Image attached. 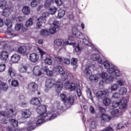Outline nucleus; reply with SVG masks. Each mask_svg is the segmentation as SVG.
I'll use <instances>...</instances> for the list:
<instances>
[{
	"label": "nucleus",
	"mask_w": 131,
	"mask_h": 131,
	"mask_svg": "<svg viewBox=\"0 0 131 131\" xmlns=\"http://www.w3.org/2000/svg\"><path fill=\"white\" fill-rule=\"evenodd\" d=\"M47 105H41L39 106L37 110V113L40 115L35 119H31L29 122V125L33 124H41L48 120H53L58 116V113L54 110L47 112Z\"/></svg>",
	"instance_id": "obj_1"
},
{
	"label": "nucleus",
	"mask_w": 131,
	"mask_h": 131,
	"mask_svg": "<svg viewBox=\"0 0 131 131\" xmlns=\"http://www.w3.org/2000/svg\"><path fill=\"white\" fill-rule=\"evenodd\" d=\"M46 89H45L46 92H48L49 89H52L53 86H54L56 90V92L58 94L62 91L63 89V83L61 80H55L53 79H49L47 80L46 83Z\"/></svg>",
	"instance_id": "obj_2"
},
{
	"label": "nucleus",
	"mask_w": 131,
	"mask_h": 131,
	"mask_svg": "<svg viewBox=\"0 0 131 131\" xmlns=\"http://www.w3.org/2000/svg\"><path fill=\"white\" fill-rule=\"evenodd\" d=\"M0 8L4 10L2 15L4 17H9L11 13L13 12V8L10 6L7 5V2L4 0L0 1Z\"/></svg>",
	"instance_id": "obj_3"
},
{
	"label": "nucleus",
	"mask_w": 131,
	"mask_h": 131,
	"mask_svg": "<svg viewBox=\"0 0 131 131\" xmlns=\"http://www.w3.org/2000/svg\"><path fill=\"white\" fill-rule=\"evenodd\" d=\"M128 97H123L119 102H114L113 103V107L117 108L120 105V109L121 110H124L127 107V101Z\"/></svg>",
	"instance_id": "obj_4"
},
{
	"label": "nucleus",
	"mask_w": 131,
	"mask_h": 131,
	"mask_svg": "<svg viewBox=\"0 0 131 131\" xmlns=\"http://www.w3.org/2000/svg\"><path fill=\"white\" fill-rule=\"evenodd\" d=\"M90 68H92L94 70H97V69H98V67L93 63H88L85 65L83 74L86 78H89V77L92 75V71H91Z\"/></svg>",
	"instance_id": "obj_5"
},
{
	"label": "nucleus",
	"mask_w": 131,
	"mask_h": 131,
	"mask_svg": "<svg viewBox=\"0 0 131 131\" xmlns=\"http://www.w3.org/2000/svg\"><path fill=\"white\" fill-rule=\"evenodd\" d=\"M49 16H50V13L48 12H43L42 14V15H41L39 18L37 19L38 22L37 23L36 27L37 28H39V27H41L42 24H45V23L47 22V18Z\"/></svg>",
	"instance_id": "obj_6"
},
{
	"label": "nucleus",
	"mask_w": 131,
	"mask_h": 131,
	"mask_svg": "<svg viewBox=\"0 0 131 131\" xmlns=\"http://www.w3.org/2000/svg\"><path fill=\"white\" fill-rule=\"evenodd\" d=\"M98 75L101 77V78L104 79L106 83L113 82L114 81V79H115V78H114V76L112 75L108 76V74L105 71L101 72L98 74Z\"/></svg>",
	"instance_id": "obj_7"
},
{
	"label": "nucleus",
	"mask_w": 131,
	"mask_h": 131,
	"mask_svg": "<svg viewBox=\"0 0 131 131\" xmlns=\"http://www.w3.org/2000/svg\"><path fill=\"white\" fill-rule=\"evenodd\" d=\"M15 43H16L15 42H13V45L9 44V45H7L6 43V42L5 41L0 42V49L7 50V51H9V52H14V51H15V49L14 48V46H15Z\"/></svg>",
	"instance_id": "obj_8"
},
{
	"label": "nucleus",
	"mask_w": 131,
	"mask_h": 131,
	"mask_svg": "<svg viewBox=\"0 0 131 131\" xmlns=\"http://www.w3.org/2000/svg\"><path fill=\"white\" fill-rule=\"evenodd\" d=\"M17 113H15L13 108L8 107L5 111L0 113L1 116H8V117H13Z\"/></svg>",
	"instance_id": "obj_9"
},
{
	"label": "nucleus",
	"mask_w": 131,
	"mask_h": 131,
	"mask_svg": "<svg viewBox=\"0 0 131 131\" xmlns=\"http://www.w3.org/2000/svg\"><path fill=\"white\" fill-rule=\"evenodd\" d=\"M60 99L61 101L64 102V103H68L70 105H72L74 103V97L73 96H71L67 98V96L64 94H61L60 95Z\"/></svg>",
	"instance_id": "obj_10"
},
{
	"label": "nucleus",
	"mask_w": 131,
	"mask_h": 131,
	"mask_svg": "<svg viewBox=\"0 0 131 131\" xmlns=\"http://www.w3.org/2000/svg\"><path fill=\"white\" fill-rule=\"evenodd\" d=\"M102 63H100V64H103L104 68L105 69L107 70V72H108V73H112V70L114 68L115 66L114 64L110 63L109 62L105 61H103L102 60Z\"/></svg>",
	"instance_id": "obj_11"
},
{
	"label": "nucleus",
	"mask_w": 131,
	"mask_h": 131,
	"mask_svg": "<svg viewBox=\"0 0 131 131\" xmlns=\"http://www.w3.org/2000/svg\"><path fill=\"white\" fill-rule=\"evenodd\" d=\"M90 59L92 61H97L99 64H102V59L100 57V55L98 53H96L95 52H93L90 55Z\"/></svg>",
	"instance_id": "obj_12"
},
{
	"label": "nucleus",
	"mask_w": 131,
	"mask_h": 131,
	"mask_svg": "<svg viewBox=\"0 0 131 131\" xmlns=\"http://www.w3.org/2000/svg\"><path fill=\"white\" fill-rule=\"evenodd\" d=\"M64 88L67 89V90H70V91H75V89H76V86L75 85V83L73 82H71L69 81H67L64 84Z\"/></svg>",
	"instance_id": "obj_13"
},
{
	"label": "nucleus",
	"mask_w": 131,
	"mask_h": 131,
	"mask_svg": "<svg viewBox=\"0 0 131 131\" xmlns=\"http://www.w3.org/2000/svg\"><path fill=\"white\" fill-rule=\"evenodd\" d=\"M57 71H58L59 73L61 74L62 79H67L68 78V73H65L64 70H63V68H62V67L60 66H57Z\"/></svg>",
	"instance_id": "obj_14"
},
{
	"label": "nucleus",
	"mask_w": 131,
	"mask_h": 131,
	"mask_svg": "<svg viewBox=\"0 0 131 131\" xmlns=\"http://www.w3.org/2000/svg\"><path fill=\"white\" fill-rule=\"evenodd\" d=\"M112 72L109 73L110 74H115V77H121L122 76V72L118 69V68L115 66L114 68L112 70Z\"/></svg>",
	"instance_id": "obj_15"
},
{
	"label": "nucleus",
	"mask_w": 131,
	"mask_h": 131,
	"mask_svg": "<svg viewBox=\"0 0 131 131\" xmlns=\"http://www.w3.org/2000/svg\"><path fill=\"white\" fill-rule=\"evenodd\" d=\"M39 56L36 53H32L29 56V59L32 63H37Z\"/></svg>",
	"instance_id": "obj_16"
},
{
	"label": "nucleus",
	"mask_w": 131,
	"mask_h": 131,
	"mask_svg": "<svg viewBox=\"0 0 131 131\" xmlns=\"http://www.w3.org/2000/svg\"><path fill=\"white\" fill-rule=\"evenodd\" d=\"M19 71L21 72V73L27 72V74H30V73H31V71H32V70L31 67L23 66L20 68Z\"/></svg>",
	"instance_id": "obj_17"
},
{
	"label": "nucleus",
	"mask_w": 131,
	"mask_h": 131,
	"mask_svg": "<svg viewBox=\"0 0 131 131\" xmlns=\"http://www.w3.org/2000/svg\"><path fill=\"white\" fill-rule=\"evenodd\" d=\"M55 59L56 61H57L59 62V63H61V62H63L65 64H67V65H69V64H70V60L65 57H61V56H55Z\"/></svg>",
	"instance_id": "obj_18"
},
{
	"label": "nucleus",
	"mask_w": 131,
	"mask_h": 131,
	"mask_svg": "<svg viewBox=\"0 0 131 131\" xmlns=\"http://www.w3.org/2000/svg\"><path fill=\"white\" fill-rule=\"evenodd\" d=\"M42 74L41 68L38 66L35 67L33 69V75L34 76H40Z\"/></svg>",
	"instance_id": "obj_19"
},
{
	"label": "nucleus",
	"mask_w": 131,
	"mask_h": 131,
	"mask_svg": "<svg viewBox=\"0 0 131 131\" xmlns=\"http://www.w3.org/2000/svg\"><path fill=\"white\" fill-rule=\"evenodd\" d=\"M72 33L74 37H78L79 38H81V37L83 35L81 32H79L76 28L72 29Z\"/></svg>",
	"instance_id": "obj_20"
},
{
	"label": "nucleus",
	"mask_w": 131,
	"mask_h": 131,
	"mask_svg": "<svg viewBox=\"0 0 131 131\" xmlns=\"http://www.w3.org/2000/svg\"><path fill=\"white\" fill-rule=\"evenodd\" d=\"M16 74H17V71L14 69V68L12 67H9L8 68V75L13 78V77H15L16 76Z\"/></svg>",
	"instance_id": "obj_21"
},
{
	"label": "nucleus",
	"mask_w": 131,
	"mask_h": 131,
	"mask_svg": "<svg viewBox=\"0 0 131 131\" xmlns=\"http://www.w3.org/2000/svg\"><path fill=\"white\" fill-rule=\"evenodd\" d=\"M21 57L18 54H13L10 58V60L12 63H16L20 61Z\"/></svg>",
	"instance_id": "obj_22"
},
{
	"label": "nucleus",
	"mask_w": 131,
	"mask_h": 131,
	"mask_svg": "<svg viewBox=\"0 0 131 131\" xmlns=\"http://www.w3.org/2000/svg\"><path fill=\"white\" fill-rule=\"evenodd\" d=\"M31 116V112L29 110H25L21 112L23 118H29Z\"/></svg>",
	"instance_id": "obj_23"
},
{
	"label": "nucleus",
	"mask_w": 131,
	"mask_h": 131,
	"mask_svg": "<svg viewBox=\"0 0 131 131\" xmlns=\"http://www.w3.org/2000/svg\"><path fill=\"white\" fill-rule=\"evenodd\" d=\"M70 46H73V48H74V51L77 54H80L81 53V49H80L78 44L76 45L74 42H71Z\"/></svg>",
	"instance_id": "obj_24"
},
{
	"label": "nucleus",
	"mask_w": 131,
	"mask_h": 131,
	"mask_svg": "<svg viewBox=\"0 0 131 131\" xmlns=\"http://www.w3.org/2000/svg\"><path fill=\"white\" fill-rule=\"evenodd\" d=\"M40 102H41V98L39 97H34L32 98L30 101L31 104H32V105H36V106H37V105H39V104H40Z\"/></svg>",
	"instance_id": "obj_25"
},
{
	"label": "nucleus",
	"mask_w": 131,
	"mask_h": 131,
	"mask_svg": "<svg viewBox=\"0 0 131 131\" xmlns=\"http://www.w3.org/2000/svg\"><path fill=\"white\" fill-rule=\"evenodd\" d=\"M107 96V92L106 91H98L96 93V97L98 99H103Z\"/></svg>",
	"instance_id": "obj_26"
},
{
	"label": "nucleus",
	"mask_w": 131,
	"mask_h": 131,
	"mask_svg": "<svg viewBox=\"0 0 131 131\" xmlns=\"http://www.w3.org/2000/svg\"><path fill=\"white\" fill-rule=\"evenodd\" d=\"M28 88L32 92H36L37 91V84L34 82L30 83L28 85Z\"/></svg>",
	"instance_id": "obj_27"
},
{
	"label": "nucleus",
	"mask_w": 131,
	"mask_h": 131,
	"mask_svg": "<svg viewBox=\"0 0 131 131\" xmlns=\"http://www.w3.org/2000/svg\"><path fill=\"white\" fill-rule=\"evenodd\" d=\"M9 58V53L7 51H3L0 54V59L6 61Z\"/></svg>",
	"instance_id": "obj_28"
},
{
	"label": "nucleus",
	"mask_w": 131,
	"mask_h": 131,
	"mask_svg": "<svg viewBox=\"0 0 131 131\" xmlns=\"http://www.w3.org/2000/svg\"><path fill=\"white\" fill-rule=\"evenodd\" d=\"M111 114L114 117H118L119 116H120V115H122V112L118 111V110L117 109H115L113 110L111 112Z\"/></svg>",
	"instance_id": "obj_29"
},
{
	"label": "nucleus",
	"mask_w": 131,
	"mask_h": 131,
	"mask_svg": "<svg viewBox=\"0 0 131 131\" xmlns=\"http://www.w3.org/2000/svg\"><path fill=\"white\" fill-rule=\"evenodd\" d=\"M39 34L41 36H45V37H47L50 35V32H49V31H48L47 29H43L40 30Z\"/></svg>",
	"instance_id": "obj_30"
},
{
	"label": "nucleus",
	"mask_w": 131,
	"mask_h": 131,
	"mask_svg": "<svg viewBox=\"0 0 131 131\" xmlns=\"http://www.w3.org/2000/svg\"><path fill=\"white\" fill-rule=\"evenodd\" d=\"M117 83L119 86H123L124 85H126V82L125 81V80L122 78L118 79L117 81Z\"/></svg>",
	"instance_id": "obj_31"
},
{
	"label": "nucleus",
	"mask_w": 131,
	"mask_h": 131,
	"mask_svg": "<svg viewBox=\"0 0 131 131\" xmlns=\"http://www.w3.org/2000/svg\"><path fill=\"white\" fill-rule=\"evenodd\" d=\"M64 40L63 39H56L54 40V45L57 47H61L63 46Z\"/></svg>",
	"instance_id": "obj_32"
},
{
	"label": "nucleus",
	"mask_w": 131,
	"mask_h": 131,
	"mask_svg": "<svg viewBox=\"0 0 131 131\" xmlns=\"http://www.w3.org/2000/svg\"><path fill=\"white\" fill-rule=\"evenodd\" d=\"M43 71H45V72H46V73L47 74L48 76H53V71L49 70V68L47 66L43 68Z\"/></svg>",
	"instance_id": "obj_33"
},
{
	"label": "nucleus",
	"mask_w": 131,
	"mask_h": 131,
	"mask_svg": "<svg viewBox=\"0 0 131 131\" xmlns=\"http://www.w3.org/2000/svg\"><path fill=\"white\" fill-rule=\"evenodd\" d=\"M43 60L45 63L48 65H52L53 64V60H52V59L48 55H46V58Z\"/></svg>",
	"instance_id": "obj_34"
},
{
	"label": "nucleus",
	"mask_w": 131,
	"mask_h": 131,
	"mask_svg": "<svg viewBox=\"0 0 131 131\" xmlns=\"http://www.w3.org/2000/svg\"><path fill=\"white\" fill-rule=\"evenodd\" d=\"M22 12L25 15H29L30 14V8L28 6H25L22 9Z\"/></svg>",
	"instance_id": "obj_35"
},
{
	"label": "nucleus",
	"mask_w": 131,
	"mask_h": 131,
	"mask_svg": "<svg viewBox=\"0 0 131 131\" xmlns=\"http://www.w3.org/2000/svg\"><path fill=\"white\" fill-rule=\"evenodd\" d=\"M65 16V11L64 10L60 9L58 10V15L57 16V19H61V18H63V17Z\"/></svg>",
	"instance_id": "obj_36"
},
{
	"label": "nucleus",
	"mask_w": 131,
	"mask_h": 131,
	"mask_svg": "<svg viewBox=\"0 0 131 131\" xmlns=\"http://www.w3.org/2000/svg\"><path fill=\"white\" fill-rule=\"evenodd\" d=\"M87 97L94 102V97H93V94H92V91L90 89H88L86 90Z\"/></svg>",
	"instance_id": "obj_37"
},
{
	"label": "nucleus",
	"mask_w": 131,
	"mask_h": 131,
	"mask_svg": "<svg viewBox=\"0 0 131 131\" xmlns=\"http://www.w3.org/2000/svg\"><path fill=\"white\" fill-rule=\"evenodd\" d=\"M0 89L2 91H7L9 89V85L5 82H2L0 84Z\"/></svg>",
	"instance_id": "obj_38"
},
{
	"label": "nucleus",
	"mask_w": 131,
	"mask_h": 131,
	"mask_svg": "<svg viewBox=\"0 0 131 131\" xmlns=\"http://www.w3.org/2000/svg\"><path fill=\"white\" fill-rule=\"evenodd\" d=\"M35 126L33 127L32 125H30L28 128H21L20 129H15V131H31L34 129Z\"/></svg>",
	"instance_id": "obj_39"
},
{
	"label": "nucleus",
	"mask_w": 131,
	"mask_h": 131,
	"mask_svg": "<svg viewBox=\"0 0 131 131\" xmlns=\"http://www.w3.org/2000/svg\"><path fill=\"white\" fill-rule=\"evenodd\" d=\"M23 101H24V96L21 95L19 97V102H20V105L21 107H25L27 106V103L23 102Z\"/></svg>",
	"instance_id": "obj_40"
},
{
	"label": "nucleus",
	"mask_w": 131,
	"mask_h": 131,
	"mask_svg": "<svg viewBox=\"0 0 131 131\" xmlns=\"http://www.w3.org/2000/svg\"><path fill=\"white\" fill-rule=\"evenodd\" d=\"M110 89L111 91L115 92V91H117L119 89V86L117 83H113L111 85Z\"/></svg>",
	"instance_id": "obj_41"
},
{
	"label": "nucleus",
	"mask_w": 131,
	"mask_h": 131,
	"mask_svg": "<svg viewBox=\"0 0 131 131\" xmlns=\"http://www.w3.org/2000/svg\"><path fill=\"white\" fill-rule=\"evenodd\" d=\"M54 3V0H46L44 7L46 9L50 8V6L52 4Z\"/></svg>",
	"instance_id": "obj_42"
},
{
	"label": "nucleus",
	"mask_w": 131,
	"mask_h": 131,
	"mask_svg": "<svg viewBox=\"0 0 131 131\" xmlns=\"http://www.w3.org/2000/svg\"><path fill=\"white\" fill-rule=\"evenodd\" d=\"M33 25V18H29L26 23V27H30Z\"/></svg>",
	"instance_id": "obj_43"
},
{
	"label": "nucleus",
	"mask_w": 131,
	"mask_h": 131,
	"mask_svg": "<svg viewBox=\"0 0 131 131\" xmlns=\"http://www.w3.org/2000/svg\"><path fill=\"white\" fill-rule=\"evenodd\" d=\"M101 118L102 120L104 121H109L110 119H111V118L110 116H109L108 115L102 114L101 116Z\"/></svg>",
	"instance_id": "obj_44"
},
{
	"label": "nucleus",
	"mask_w": 131,
	"mask_h": 131,
	"mask_svg": "<svg viewBox=\"0 0 131 131\" xmlns=\"http://www.w3.org/2000/svg\"><path fill=\"white\" fill-rule=\"evenodd\" d=\"M5 24L7 26L8 28H11L13 26V23L10 19H7L5 20Z\"/></svg>",
	"instance_id": "obj_45"
},
{
	"label": "nucleus",
	"mask_w": 131,
	"mask_h": 131,
	"mask_svg": "<svg viewBox=\"0 0 131 131\" xmlns=\"http://www.w3.org/2000/svg\"><path fill=\"white\" fill-rule=\"evenodd\" d=\"M37 50L40 54L41 58L42 59H43V56H46V52L42 50V49H41V48H40V47H37Z\"/></svg>",
	"instance_id": "obj_46"
},
{
	"label": "nucleus",
	"mask_w": 131,
	"mask_h": 131,
	"mask_svg": "<svg viewBox=\"0 0 131 131\" xmlns=\"http://www.w3.org/2000/svg\"><path fill=\"white\" fill-rule=\"evenodd\" d=\"M26 47L25 46H21L19 47L18 49V52L19 54H24V53H26Z\"/></svg>",
	"instance_id": "obj_47"
},
{
	"label": "nucleus",
	"mask_w": 131,
	"mask_h": 131,
	"mask_svg": "<svg viewBox=\"0 0 131 131\" xmlns=\"http://www.w3.org/2000/svg\"><path fill=\"white\" fill-rule=\"evenodd\" d=\"M11 125H13L14 127H17L18 126V121L11 119L9 120Z\"/></svg>",
	"instance_id": "obj_48"
},
{
	"label": "nucleus",
	"mask_w": 131,
	"mask_h": 131,
	"mask_svg": "<svg viewBox=\"0 0 131 131\" xmlns=\"http://www.w3.org/2000/svg\"><path fill=\"white\" fill-rule=\"evenodd\" d=\"M49 11L51 15H55L57 12V8L52 7L49 9Z\"/></svg>",
	"instance_id": "obj_49"
},
{
	"label": "nucleus",
	"mask_w": 131,
	"mask_h": 131,
	"mask_svg": "<svg viewBox=\"0 0 131 131\" xmlns=\"http://www.w3.org/2000/svg\"><path fill=\"white\" fill-rule=\"evenodd\" d=\"M22 27H23V24H16L15 26L14 29L16 31H19V30L22 29Z\"/></svg>",
	"instance_id": "obj_50"
},
{
	"label": "nucleus",
	"mask_w": 131,
	"mask_h": 131,
	"mask_svg": "<svg viewBox=\"0 0 131 131\" xmlns=\"http://www.w3.org/2000/svg\"><path fill=\"white\" fill-rule=\"evenodd\" d=\"M127 92V89L125 87H122L120 88L119 90L120 94L121 95H125L126 93Z\"/></svg>",
	"instance_id": "obj_51"
},
{
	"label": "nucleus",
	"mask_w": 131,
	"mask_h": 131,
	"mask_svg": "<svg viewBox=\"0 0 131 131\" xmlns=\"http://www.w3.org/2000/svg\"><path fill=\"white\" fill-rule=\"evenodd\" d=\"M6 70V63L5 62L0 63V72H4Z\"/></svg>",
	"instance_id": "obj_52"
},
{
	"label": "nucleus",
	"mask_w": 131,
	"mask_h": 131,
	"mask_svg": "<svg viewBox=\"0 0 131 131\" xmlns=\"http://www.w3.org/2000/svg\"><path fill=\"white\" fill-rule=\"evenodd\" d=\"M88 78H89L90 80H91V81H97V80L99 79L97 75H91L90 76V77H89Z\"/></svg>",
	"instance_id": "obj_53"
},
{
	"label": "nucleus",
	"mask_w": 131,
	"mask_h": 131,
	"mask_svg": "<svg viewBox=\"0 0 131 131\" xmlns=\"http://www.w3.org/2000/svg\"><path fill=\"white\" fill-rule=\"evenodd\" d=\"M38 4H39V0H33L31 3V6L33 8H35Z\"/></svg>",
	"instance_id": "obj_54"
},
{
	"label": "nucleus",
	"mask_w": 131,
	"mask_h": 131,
	"mask_svg": "<svg viewBox=\"0 0 131 131\" xmlns=\"http://www.w3.org/2000/svg\"><path fill=\"white\" fill-rule=\"evenodd\" d=\"M103 104L105 106H108V105H110V104H111V100H110V99L105 98L103 100Z\"/></svg>",
	"instance_id": "obj_55"
},
{
	"label": "nucleus",
	"mask_w": 131,
	"mask_h": 131,
	"mask_svg": "<svg viewBox=\"0 0 131 131\" xmlns=\"http://www.w3.org/2000/svg\"><path fill=\"white\" fill-rule=\"evenodd\" d=\"M56 28H55L52 26V27L49 30V33L51 34H55V33L57 32V30H56Z\"/></svg>",
	"instance_id": "obj_56"
},
{
	"label": "nucleus",
	"mask_w": 131,
	"mask_h": 131,
	"mask_svg": "<svg viewBox=\"0 0 131 131\" xmlns=\"http://www.w3.org/2000/svg\"><path fill=\"white\" fill-rule=\"evenodd\" d=\"M8 35L9 36V37L12 38V37H15L17 35H16L13 31H9L8 32Z\"/></svg>",
	"instance_id": "obj_57"
},
{
	"label": "nucleus",
	"mask_w": 131,
	"mask_h": 131,
	"mask_svg": "<svg viewBox=\"0 0 131 131\" xmlns=\"http://www.w3.org/2000/svg\"><path fill=\"white\" fill-rule=\"evenodd\" d=\"M11 85L16 88V86H18V85H19V82L16 80H13L11 81Z\"/></svg>",
	"instance_id": "obj_58"
},
{
	"label": "nucleus",
	"mask_w": 131,
	"mask_h": 131,
	"mask_svg": "<svg viewBox=\"0 0 131 131\" xmlns=\"http://www.w3.org/2000/svg\"><path fill=\"white\" fill-rule=\"evenodd\" d=\"M83 42L84 44L85 45V46H89V49H91V48H92V44L89 42V41L88 40H86V39H83Z\"/></svg>",
	"instance_id": "obj_59"
},
{
	"label": "nucleus",
	"mask_w": 131,
	"mask_h": 131,
	"mask_svg": "<svg viewBox=\"0 0 131 131\" xmlns=\"http://www.w3.org/2000/svg\"><path fill=\"white\" fill-rule=\"evenodd\" d=\"M59 26H60V23L59 21L55 20L53 23L52 27L55 28H59Z\"/></svg>",
	"instance_id": "obj_60"
},
{
	"label": "nucleus",
	"mask_w": 131,
	"mask_h": 131,
	"mask_svg": "<svg viewBox=\"0 0 131 131\" xmlns=\"http://www.w3.org/2000/svg\"><path fill=\"white\" fill-rule=\"evenodd\" d=\"M78 61V60L77 59V58H72L71 60V64L73 66H75V65L77 64Z\"/></svg>",
	"instance_id": "obj_61"
},
{
	"label": "nucleus",
	"mask_w": 131,
	"mask_h": 131,
	"mask_svg": "<svg viewBox=\"0 0 131 131\" xmlns=\"http://www.w3.org/2000/svg\"><path fill=\"white\" fill-rule=\"evenodd\" d=\"M112 98L114 99H118V98H120V93H115L112 96Z\"/></svg>",
	"instance_id": "obj_62"
},
{
	"label": "nucleus",
	"mask_w": 131,
	"mask_h": 131,
	"mask_svg": "<svg viewBox=\"0 0 131 131\" xmlns=\"http://www.w3.org/2000/svg\"><path fill=\"white\" fill-rule=\"evenodd\" d=\"M90 127L91 128H96L97 127V124L96 123V121H93L91 124Z\"/></svg>",
	"instance_id": "obj_63"
},
{
	"label": "nucleus",
	"mask_w": 131,
	"mask_h": 131,
	"mask_svg": "<svg viewBox=\"0 0 131 131\" xmlns=\"http://www.w3.org/2000/svg\"><path fill=\"white\" fill-rule=\"evenodd\" d=\"M54 106H55V107H57V110H59V109L61 110L63 108V106H60V103L59 102H55L54 103Z\"/></svg>",
	"instance_id": "obj_64"
}]
</instances>
